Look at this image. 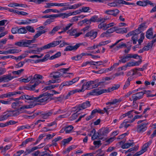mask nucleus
<instances>
[{"instance_id": "1", "label": "nucleus", "mask_w": 156, "mask_h": 156, "mask_svg": "<svg viewBox=\"0 0 156 156\" xmlns=\"http://www.w3.org/2000/svg\"><path fill=\"white\" fill-rule=\"evenodd\" d=\"M84 80H82L79 84L80 85L83 83L81 88L78 89L79 93L83 92L86 90L89 89L90 86H92L93 88H96L104 82V81L99 82L98 80L85 82H84Z\"/></svg>"}, {"instance_id": "2", "label": "nucleus", "mask_w": 156, "mask_h": 156, "mask_svg": "<svg viewBox=\"0 0 156 156\" xmlns=\"http://www.w3.org/2000/svg\"><path fill=\"white\" fill-rule=\"evenodd\" d=\"M36 105V103H33L28 105H23L16 110L8 111L10 117L17 116L20 114L24 112H25L24 109L32 108Z\"/></svg>"}, {"instance_id": "3", "label": "nucleus", "mask_w": 156, "mask_h": 156, "mask_svg": "<svg viewBox=\"0 0 156 156\" xmlns=\"http://www.w3.org/2000/svg\"><path fill=\"white\" fill-rule=\"evenodd\" d=\"M53 95V94L46 92L40 95L38 97H35L34 101L43 102L46 101Z\"/></svg>"}, {"instance_id": "4", "label": "nucleus", "mask_w": 156, "mask_h": 156, "mask_svg": "<svg viewBox=\"0 0 156 156\" xmlns=\"http://www.w3.org/2000/svg\"><path fill=\"white\" fill-rule=\"evenodd\" d=\"M59 42L58 41H54L44 45L42 47L37 48V50H36L37 51V53L44 50L49 49L51 47L56 46L59 44Z\"/></svg>"}, {"instance_id": "5", "label": "nucleus", "mask_w": 156, "mask_h": 156, "mask_svg": "<svg viewBox=\"0 0 156 156\" xmlns=\"http://www.w3.org/2000/svg\"><path fill=\"white\" fill-rule=\"evenodd\" d=\"M144 24L142 23L139 25L138 28L136 30H133L129 32L126 35V37H128L131 36L132 34H138L140 33L141 31L143 30L144 27L145 26Z\"/></svg>"}, {"instance_id": "6", "label": "nucleus", "mask_w": 156, "mask_h": 156, "mask_svg": "<svg viewBox=\"0 0 156 156\" xmlns=\"http://www.w3.org/2000/svg\"><path fill=\"white\" fill-rule=\"evenodd\" d=\"M35 42V39H33L32 40H23V47H36L37 46V44H33L32 46H30L31 43Z\"/></svg>"}, {"instance_id": "7", "label": "nucleus", "mask_w": 156, "mask_h": 156, "mask_svg": "<svg viewBox=\"0 0 156 156\" xmlns=\"http://www.w3.org/2000/svg\"><path fill=\"white\" fill-rule=\"evenodd\" d=\"M147 124L146 123H143L138 124L137 127L136 131L139 133H142L145 131L147 129Z\"/></svg>"}, {"instance_id": "8", "label": "nucleus", "mask_w": 156, "mask_h": 156, "mask_svg": "<svg viewBox=\"0 0 156 156\" xmlns=\"http://www.w3.org/2000/svg\"><path fill=\"white\" fill-rule=\"evenodd\" d=\"M136 70L134 69L131 70L128 72L127 73V76H129L127 79L126 81L130 84V82L133 79V76L136 74Z\"/></svg>"}, {"instance_id": "9", "label": "nucleus", "mask_w": 156, "mask_h": 156, "mask_svg": "<svg viewBox=\"0 0 156 156\" xmlns=\"http://www.w3.org/2000/svg\"><path fill=\"white\" fill-rule=\"evenodd\" d=\"M83 4L81 3H79L74 4L73 5H69L66 7H65L61 9L62 11L66 10L69 9H76L78 8L80 6L82 5Z\"/></svg>"}, {"instance_id": "10", "label": "nucleus", "mask_w": 156, "mask_h": 156, "mask_svg": "<svg viewBox=\"0 0 156 156\" xmlns=\"http://www.w3.org/2000/svg\"><path fill=\"white\" fill-rule=\"evenodd\" d=\"M21 50L19 49H10L7 51H0V54L7 55L8 54H14L20 52Z\"/></svg>"}, {"instance_id": "11", "label": "nucleus", "mask_w": 156, "mask_h": 156, "mask_svg": "<svg viewBox=\"0 0 156 156\" xmlns=\"http://www.w3.org/2000/svg\"><path fill=\"white\" fill-rule=\"evenodd\" d=\"M97 35V32L93 30L86 33L85 35V37H89L90 38L92 39L96 38Z\"/></svg>"}, {"instance_id": "12", "label": "nucleus", "mask_w": 156, "mask_h": 156, "mask_svg": "<svg viewBox=\"0 0 156 156\" xmlns=\"http://www.w3.org/2000/svg\"><path fill=\"white\" fill-rule=\"evenodd\" d=\"M20 94V91L14 92H9L7 93L3 94L1 95V98L3 99L5 98H8L13 96L17 94Z\"/></svg>"}, {"instance_id": "13", "label": "nucleus", "mask_w": 156, "mask_h": 156, "mask_svg": "<svg viewBox=\"0 0 156 156\" xmlns=\"http://www.w3.org/2000/svg\"><path fill=\"white\" fill-rule=\"evenodd\" d=\"M67 33L71 36H74L75 37H78L82 34V32L77 33L76 29L69 30L67 31Z\"/></svg>"}, {"instance_id": "14", "label": "nucleus", "mask_w": 156, "mask_h": 156, "mask_svg": "<svg viewBox=\"0 0 156 156\" xmlns=\"http://www.w3.org/2000/svg\"><path fill=\"white\" fill-rule=\"evenodd\" d=\"M88 135L89 136H92L91 139L93 140L96 139L100 136L99 132L98 133H96V131L94 129H93L90 133L88 134Z\"/></svg>"}, {"instance_id": "15", "label": "nucleus", "mask_w": 156, "mask_h": 156, "mask_svg": "<svg viewBox=\"0 0 156 156\" xmlns=\"http://www.w3.org/2000/svg\"><path fill=\"white\" fill-rule=\"evenodd\" d=\"M119 10L115 9L114 10H107L105 12V13L108 15H112L114 16H116L119 13Z\"/></svg>"}, {"instance_id": "16", "label": "nucleus", "mask_w": 156, "mask_h": 156, "mask_svg": "<svg viewBox=\"0 0 156 156\" xmlns=\"http://www.w3.org/2000/svg\"><path fill=\"white\" fill-rule=\"evenodd\" d=\"M110 131L109 129L107 128H102L99 131V134L100 136L106 135Z\"/></svg>"}, {"instance_id": "17", "label": "nucleus", "mask_w": 156, "mask_h": 156, "mask_svg": "<svg viewBox=\"0 0 156 156\" xmlns=\"http://www.w3.org/2000/svg\"><path fill=\"white\" fill-rule=\"evenodd\" d=\"M62 75L61 73L58 72H54L51 73L49 75L50 78H53L54 79L58 78L61 77Z\"/></svg>"}, {"instance_id": "18", "label": "nucleus", "mask_w": 156, "mask_h": 156, "mask_svg": "<svg viewBox=\"0 0 156 156\" xmlns=\"http://www.w3.org/2000/svg\"><path fill=\"white\" fill-rule=\"evenodd\" d=\"M134 143L133 141L129 140V142H127L121 146V148L123 149H127L131 146H133Z\"/></svg>"}, {"instance_id": "19", "label": "nucleus", "mask_w": 156, "mask_h": 156, "mask_svg": "<svg viewBox=\"0 0 156 156\" xmlns=\"http://www.w3.org/2000/svg\"><path fill=\"white\" fill-rule=\"evenodd\" d=\"M131 119H125L124 121L120 125L119 127L120 128H122L123 127L127 128L129 126V124H128V123H132V122H130Z\"/></svg>"}, {"instance_id": "20", "label": "nucleus", "mask_w": 156, "mask_h": 156, "mask_svg": "<svg viewBox=\"0 0 156 156\" xmlns=\"http://www.w3.org/2000/svg\"><path fill=\"white\" fill-rule=\"evenodd\" d=\"M79 44H76L74 46H69L66 47L64 49L65 51H71L73 50H76L80 46Z\"/></svg>"}, {"instance_id": "21", "label": "nucleus", "mask_w": 156, "mask_h": 156, "mask_svg": "<svg viewBox=\"0 0 156 156\" xmlns=\"http://www.w3.org/2000/svg\"><path fill=\"white\" fill-rule=\"evenodd\" d=\"M43 78L44 77L41 75L37 74H35L32 78L33 79L31 80L30 82L32 83L34 82H36V81H38V80L37 81V80H42Z\"/></svg>"}, {"instance_id": "22", "label": "nucleus", "mask_w": 156, "mask_h": 156, "mask_svg": "<svg viewBox=\"0 0 156 156\" xmlns=\"http://www.w3.org/2000/svg\"><path fill=\"white\" fill-rule=\"evenodd\" d=\"M10 117L8 111L4 113L3 115L0 116V121H3L6 120Z\"/></svg>"}, {"instance_id": "23", "label": "nucleus", "mask_w": 156, "mask_h": 156, "mask_svg": "<svg viewBox=\"0 0 156 156\" xmlns=\"http://www.w3.org/2000/svg\"><path fill=\"white\" fill-rule=\"evenodd\" d=\"M146 37L149 39H151L153 37V29L152 28L149 29L147 31Z\"/></svg>"}, {"instance_id": "24", "label": "nucleus", "mask_w": 156, "mask_h": 156, "mask_svg": "<svg viewBox=\"0 0 156 156\" xmlns=\"http://www.w3.org/2000/svg\"><path fill=\"white\" fill-rule=\"evenodd\" d=\"M3 82H8L13 78L11 74L4 75L2 76Z\"/></svg>"}, {"instance_id": "25", "label": "nucleus", "mask_w": 156, "mask_h": 156, "mask_svg": "<svg viewBox=\"0 0 156 156\" xmlns=\"http://www.w3.org/2000/svg\"><path fill=\"white\" fill-rule=\"evenodd\" d=\"M118 5V0H114L111 2L107 3V5L111 7H117Z\"/></svg>"}, {"instance_id": "26", "label": "nucleus", "mask_w": 156, "mask_h": 156, "mask_svg": "<svg viewBox=\"0 0 156 156\" xmlns=\"http://www.w3.org/2000/svg\"><path fill=\"white\" fill-rule=\"evenodd\" d=\"M133 112V111H130L128 112L123 114L120 117V119H122L126 116H128V118L130 119L133 117V115L131 114V113Z\"/></svg>"}, {"instance_id": "27", "label": "nucleus", "mask_w": 156, "mask_h": 156, "mask_svg": "<svg viewBox=\"0 0 156 156\" xmlns=\"http://www.w3.org/2000/svg\"><path fill=\"white\" fill-rule=\"evenodd\" d=\"M90 104L89 102L87 101L82 104L79 107V109L80 110L84 109L90 106Z\"/></svg>"}, {"instance_id": "28", "label": "nucleus", "mask_w": 156, "mask_h": 156, "mask_svg": "<svg viewBox=\"0 0 156 156\" xmlns=\"http://www.w3.org/2000/svg\"><path fill=\"white\" fill-rule=\"evenodd\" d=\"M130 58V54H128L125 56L121 57L119 61L123 63L126 62L127 61L129 60Z\"/></svg>"}, {"instance_id": "29", "label": "nucleus", "mask_w": 156, "mask_h": 156, "mask_svg": "<svg viewBox=\"0 0 156 156\" xmlns=\"http://www.w3.org/2000/svg\"><path fill=\"white\" fill-rule=\"evenodd\" d=\"M140 61H138L135 62H129L127 63L126 65L127 67L138 66L140 64Z\"/></svg>"}, {"instance_id": "30", "label": "nucleus", "mask_w": 156, "mask_h": 156, "mask_svg": "<svg viewBox=\"0 0 156 156\" xmlns=\"http://www.w3.org/2000/svg\"><path fill=\"white\" fill-rule=\"evenodd\" d=\"M44 82L43 80L38 81H36L34 84L32 85H30L29 86V88L30 90H34L35 87L38 85L40 83H44Z\"/></svg>"}, {"instance_id": "31", "label": "nucleus", "mask_w": 156, "mask_h": 156, "mask_svg": "<svg viewBox=\"0 0 156 156\" xmlns=\"http://www.w3.org/2000/svg\"><path fill=\"white\" fill-rule=\"evenodd\" d=\"M35 97H34L33 96H30L27 95H24L20 97V98L21 99H26L27 100H33L34 101V98Z\"/></svg>"}, {"instance_id": "32", "label": "nucleus", "mask_w": 156, "mask_h": 156, "mask_svg": "<svg viewBox=\"0 0 156 156\" xmlns=\"http://www.w3.org/2000/svg\"><path fill=\"white\" fill-rule=\"evenodd\" d=\"M11 146L10 145H7L5 147H0V150H1V153L3 154H4L7 150L9 149Z\"/></svg>"}, {"instance_id": "33", "label": "nucleus", "mask_w": 156, "mask_h": 156, "mask_svg": "<svg viewBox=\"0 0 156 156\" xmlns=\"http://www.w3.org/2000/svg\"><path fill=\"white\" fill-rule=\"evenodd\" d=\"M13 98H11L7 100L6 101H4V100H0V103L4 105H9L11 103V101L12 100H15Z\"/></svg>"}, {"instance_id": "34", "label": "nucleus", "mask_w": 156, "mask_h": 156, "mask_svg": "<svg viewBox=\"0 0 156 156\" xmlns=\"http://www.w3.org/2000/svg\"><path fill=\"white\" fill-rule=\"evenodd\" d=\"M4 29V27H0V38L4 37L8 33L7 31H3Z\"/></svg>"}, {"instance_id": "35", "label": "nucleus", "mask_w": 156, "mask_h": 156, "mask_svg": "<svg viewBox=\"0 0 156 156\" xmlns=\"http://www.w3.org/2000/svg\"><path fill=\"white\" fill-rule=\"evenodd\" d=\"M115 31L117 33H125L127 32V28H118L117 27H116V29Z\"/></svg>"}, {"instance_id": "36", "label": "nucleus", "mask_w": 156, "mask_h": 156, "mask_svg": "<svg viewBox=\"0 0 156 156\" xmlns=\"http://www.w3.org/2000/svg\"><path fill=\"white\" fill-rule=\"evenodd\" d=\"M120 87V85L119 84H115L112 87L109 88L107 89V92H111L114 90H116L118 89Z\"/></svg>"}, {"instance_id": "37", "label": "nucleus", "mask_w": 156, "mask_h": 156, "mask_svg": "<svg viewBox=\"0 0 156 156\" xmlns=\"http://www.w3.org/2000/svg\"><path fill=\"white\" fill-rule=\"evenodd\" d=\"M37 148V147H34L31 149H26L25 151L24 155H27L30 154L34 151L36 150Z\"/></svg>"}, {"instance_id": "38", "label": "nucleus", "mask_w": 156, "mask_h": 156, "mask_svg": "<svg viewBox=\"0 0 156 156\" xmlns=\"http://www.w3.org/2000/svg\"><path fill=\"white\" fill-rule=\"evenodd\" d=\"M121 101V100L119 99H115L112 100L110 102L106 103V104L107 105H113L117 103L120 102Z\"/></svg>"}, {"instance_id": "39", "label": "nucleus", "mask_w": 156, "mask_h": 156, "mask_svg": "<svg viewBox=\"0 0 156 156\" xmlns=\"http://www.w3.org/2000/svg\"><path fill=\"white\" fill-rule=\"evenodd\" d=\"M95 90H96V95L97 96L100 95L106 92H108L107 91V89H103L100 90L95 89Z\"/></svg>"}, {"instance_id": "40", "label": "nucleus", "mask_w": 156, "mask_h": 156, "mask_svg": "<svg viewBox=\"0 0 156 156\" xmlns=\"http://www.w3.org/2000/svg\"><path fill=\"white\" fill-rule=\"evenodd\" d=\"M77 92L79 93V90L78 89H76L70 91L67 94V95H66L65 97V98H68L70 96V95H73Z\"/></svg>"}, {"instance_id": "41", "label": "nucleus", "mask_w": 156, "mask_h": 156, "mask_svg": "<svg viewBox=\"0 0 156 156\" xmlns=\"http://www.w3.org/2000/svg\"><path fill=\"white\" fill-rule=\"evenodd\" d=\"M73 128V127L72 126H69L66 127L64 129V130L66 133H69L71 132Z\"/></svg>"}, {"instance_id": "42", "label": "nucleus", "mask_w": 156, "mask_h": 156, "mask_svg": "<svg viewBox=\"0 0 156 156\" xmlns=\"http://www.w3.org/2000/svg\"><path fill=\"white\" fill-rule=\"evenodd\" d=\"M155 40L153 41H151L150 42L148 43L147 45L145 46L143 48L144 51H147L149 50L150 48H151L153 43L155 42Z\"/></svg>"}, {"instance_id": "43", "label": "nucleus", "mask_w": 156, "mask_h": 156, "mask_svg": "<svg viewBox=\"0 0 156 156\" xmlns=\"http://www.w3.org/2000/svg\"><path fill=\"white\" fill-rule=\"evenodd\" d=\"M32 76H30L27 78H23L20 80V83H28L32 79Z\"/></svg>"}, {"instance_id": "44", "label": "nucleus", "mask_w": 156, "mask_h": 156, "mask_svg": "<svg viewBox=\"0 0 156 156\" xmlns=\"http://www.w3.org/2000/svg\"><path fill=\"white\" fill-rule=\"evenodd\" d=\"M34 140L32 138H29L26 139L25 141H23L20 146H25L26 144L29 142H31L34 141Z\"/></svg>"}, {"instance_id": "45", "label": "nucleus", "mask_w": 156, "mask_h": 156, "mask_svg": "<svg viewBox=\"0 0 156 156\" xmlns=\"http://www.w3.org/2000/svg\"><path fill=\"white\" fill-rule=\"evenodd\" d=\"M61 81V80L60 79H58L56 80H50L45 83V84L48 85L50 83H60Z\"/></svg>"}, {"instance_id": "46", "label": "nucleus", "mask_w": 156, "mask_h": 156, "mask_svg": "<svg viewBox=\"0 0 156 156\" xmlns=\"http://www.w3.org/2000/svg\"><path fill=\"white\" fill-rule=\"evenodd\" d=\"M80 9L81 12H90V8L89 7L83 6Z\"/></svg>"}, {"instance_id": "47", "label": "nucleus", "mask_w": 156, "mask_h": 156, "mask_svg": "<svg viewBox=\"0 0 156 156\" xmlns=\"http://www.w3.org/2000/svg\"><path fill=\"white\" fill-rule=\"evenodd\" d=\"M69 16V12L62 13L58 14V17H61L62 19L67 18Z\"/></svg>"}, {"instance_id": "48", "label": "nucleus", "mask_w": 156, "mask_h": 156, "mask_svg": "<svg viewBox=\"0 0 156 156\" xmlns=\"http://www.w3.org/2000/svg\"><path fill=\"white\" fill-rule=\"evenodd\" d=\"M21 104V102L19 101L14 102L12 103V107L14 109L20 106Z\"/></svg>"}, {"instance_id": "49", "label": "nucleus", "mask_w": 156, "mask_h": 156, "mask_svg": "<svg viewBox=\"0 0 156 156\" xmlns=\"http://www.w3.org/2000/svg\"><path fill=\"white\" fill-rule=\"evenodd\" d=\"M68 6H69L68 3H58L55 2V6L64 7V8Z\"/></svg>"}, {"instance_id": "50", "label": "nucleus", "mask_w": 156, "mask_h": 156, "mask_svg": "<svg viewBox=\"0 0 156 156\" xmlns=\"http://www.w3.org/2000/svg\"><path fill=\"white\" fill-rule=\"evenodd\" d=\"M72 140V137H69L66 139H63L62 141V143L64 146H65L66 144H68Z\"/></svg>"}, {"instance_id": "51", "label": "nucleus", "mask_w": 156, "mask_h": 156, "mask_svg": "<svg viewBox=\"0 0 156 156\" xmlns=\"http://www.w3.org/2000/svg\"><path fill=\"white\" fill-rule=\"evenodd\" d=\"M81 13L80 9L75 11L73 12H69V16H72L76 15L77 14H79Z\"/></svg>"}, {"instance_id": "52", "label": "nucleus", "mask_w": 156, "mask_h": 156, "mask_svg": "<svg viewBox=\"0 0 156 156\" xmlns=\"http://www.w3.org/2000/svg\"><path fill=\"white\" fill-rule=\"evenodd\" d=\"M60 27L59 26H58L53 28L52 30L50 32L49 34H50L53 35L56 32L60 29Z\"/></svg>"}, {"instance_id": "53", "label": "nucleus", "mask_w": 156, "mask_h": 156, "mask_svg": "<svg viewBox=\"0 0 156 156\" xmlns=\"http://www.w3.org/2000/svg\"><path fill=\"white\" fill-rule=\"evenodd\" d=\"M106 24L103 23H101L98 25V28L99 29H102L104 30H107Z\"/></svg>"}, {"instance_id": "54", "label": "nucleus", "mask_w": 156, "mask_h": 156, "mask_svg": "<svg viewBox=\"0 0 156 156\" xmlns=\"http://www.w3.org/2000/svg\"><path fill=\"white\" fill-rule=\"evenodd\" d=\"M27 30L26 28L25 27H23L22 28L18 29V33L19 34H25L27 33Z\"/></svg>"}, {"instance_id": "55", "label": "nucleus", "mask_w": 156, "mask_h": 156, "mask_svg": "<svg viewBox=\"0 0 156 156\" xmlns=\"http://www.w3.org/2000/svg\"><path fill=\"white\" fill-rule=\"evenodd\" d=\"M152 143V140H150L148 142L145 144L143 146V148L145 149L146 151L147 148Z\"/></svg>"}, {"instance_id": "56", "label": "nucleus", "mask_w": 156, "mask_h": 156, "mask_svg": "<svg viewBox=\"0 0 156 156\" xmlns=\"http://www.w3.org/2000/svg\"><path fill=\"white\" fill-rule=\"evenodd\" d=\"M52 112L51 111L45 113L43 114V117L44 119H47L48 117L51 115Z\"/></svg>"}, {"instance_id": "57", "label": "nucleus", "mask_w": 156, "mask_h": 156, "mask_svg": "<svg viewBox=\"0 0 156 156\" xmlns=\"http://www.w3.org/2000/svg\"><path fill=\"white\" fill-rule=\"evenodd\" d=\"M54 19L53 18H50L47 19L44 23V25L45 26L50 24L51 23L54 22Z\"/></svg>"}, {"instance_id": "58", "label": "nucleus", "mask_w": 156, "mask_h": 156, "mask_svg": "<svg viewBox=\"0 0 156 156\" xmlns=\"http://www.w3.org/2000/svg\"><path fill=\"white\" fill-rule=\"evenodd\" d=\"M129 99L131 101H133V103H134V101L140 99L138 98V97H137L135 94H133L132 97L130 98Z\"/></svg>"}, {"instance_id": "59", "label": "nucleus", "mask_w": 156, "mask_h": 156, "mask_svg": "<svg viewBox=\"0 0 156 156\" xmlns=\"http://www.w3.org/2000/svg\"><path fill=\"white\" fill-rule=\"evenodd\" d=\"M116 29V27H113L110 29L106 31L108 33V34H111L113 33L114 31H115Z\"/></svg>"}, {"instance_id": "60", "label": "nucleus", "mask_w": 156, "mask_h": 156, "mask_svg": "<svg viewBox=\"0 0 156 156\" xmlns=\"http://www.w3.org/2000/svg\"><path fill=\"white\" fill-rule=\"evenodd\" d=\"M96 156H104V152L101 150H99L97 151Z\"/></svg>"}, {"instance_id": "61", "label": "nucleus", "mask_w": 156, "mask_h": 156, "mask_svg": "<svg viewBox=\"0 0 156 156\" xmlns=\"http://www.w3.org/2000/svg\"><path fill=\"white\" fill-rule=\"evenodd\" d=\"M70 81L63 82L61 85V86L63 87L65 86H69L71 85V83Z\"/></svg>"}, {"instance_id": "62", "label": "nucleus", "mask_w": 156, "mask_h": 156, "mask_svg": "<svg viewBox=\"0 0 156 156\" xmlns=\"http://www.w3.org/2000/svg\"><path fill=\"white\" fill-rule=\"evenodd\" d=\"M82 57V56L81 54H80L77 55L76 56L72 57L71 58V59L72 60H74L76 61H78L81 59Z\"/></svg>"}, {"instance_id": "63", "label": "nucleus", "mask_w": 156, "mask_h": 156, "mask_svg": "<svg viewBox=\"0 0 156 156\" xmlns=\"http://www.w3.org/2000/svg\"><path fill=\"white\" fill-rule=\"evenodd\" d=\"M55 6V3H46V5L45 6V7L46 8H50L53 6Z\"/></svg>"}, {"instance_id": "64", "label": "nucleus", "mask_w": 156, "mask_h": 156, "mask_svg": "<svg viewBox=\"0 0 156 156\" xmlns=\"http://www.w3.org/2000/svg\"><path fill=\"white\" fill-rule=\"evenodd\" d=\"M136 4L137 5H140V6H145L147 5V4L145 2L139 1L137 2Z\"/></svg>"}]
</instances>
